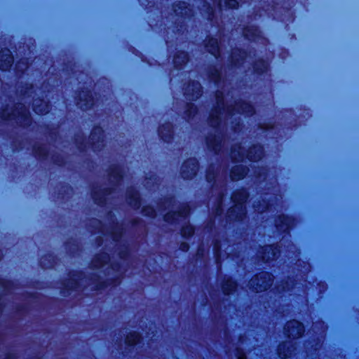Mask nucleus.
<instances>
[{"label": "nucleus", "mask_w": 359, "mask_h": 359, "mask_svg": "<svg viewBox=\"0 0 359 359\" xmlns=\"http://www.w3.org/2000/svg\"><path fill=\"white\" fill-rule=\"evenodd\" d=\"M217 107L212 112L210 116V123L211 126L216 128L219 126L222 122V118L224 119L231 118L236 115V112L238 114H245L247 116L252 115L254 113L253 107L245 102H238L236 106H226L224 102L223 94L222 92L216 93Z\"/></svg>", "instance_id": "f257e3e1"}, {"label": "nucleus", "mask_w": 359, "mask_h": 359, "mask_svg": "<svg viewBox=\"0 0 359 359\" xmlns=\"http://www.w3.org/2000/svg\"><path fill=\"white\" fill-rule=\"evenodd\" d=\"M248 196V194L244 189L234 192L232 196L234 205L228 212V217L231 220H240L245 217L246 212L243 204L246 201Z\"/></svg>", "instance_id": "f03ea898"}, {"label": "nucleus", "mask_w": 359, "mask_h": 359, "mask_svg": "<svg viewBox=\"0 0 359 359\" xmlns=\"http://www.w3.org/2000/svg\"><path fill=\"white\" fill-rule=\"evenodd\" d=\"M1 114L4 119L16 118L24 126L29 123V113L27 109L22 104L18 105L15 110L12 109L11 110H8V109H3Z\"/></svg>", "instance_id": "7ed1b4c3"}, {"label": "nucleus", "mask_w": 359, "mask_h": 359, "mask_svg": "<svg viewBox=\"0 0 359 359\" xmlns=\"http://www.w3.org/2000/svg\"><path fill=\"white\" fill-rule=\"evenodd\" d=\"M273 282V276L267 272H262L252 278L249 283L250 287L257 292L267 290Z\"/></svg>", "instance_id": "20e7f679"}, {"label": "nucleus", "mask_w": 359, "mask_h": 359, "mask_svg": "<svg viewBox=\"0 0 359 359\" xmlns=\"http://www.w3.org/2000/svg\"><path fill=\"white\" fill-rule=\"evenodd\" d=\"M198 170V163L195 158L185 161L181 168V175L184 179H191Z\"/></svg>", "instance_id": "39448f33"}, {"label": "nucleus", "mask_w": 359, "mask_h": 359, "mask_svg": "<svg viewBox=\"0 0 359 359\" xmlns=\"http://www.w3.org/2000/svg\"><path fill=\"white\" fill-rule=\"evenodd\" d=\"M285 332L288 337L299 338L304 332V327L297 320L290 321L285 327Z\"/></svg>", "instance_id": "423d86ee"}, {"label": "nucleus", "mask_w": 359, "mask_h": 359, "mask_svg": "<svg viewBox=\"0 0 359 359\" xmlns=\"http://www.w3.org/2000/svg\"><path fill=\"white\" fill-rule=\"evenodd\" d=\"M189 213V208L187 205L184 204L177 212H168L165 216V220L168 222H178L180 220L185 219Z\"/></svg>", "instance_id": "0eeeda50"}, {"label": "nucleus", "mask_w": 359, "mask_h": 359, "mask_svg": "<svg viewBox=\"0 0 359 359\" xmlns=\"http://www.w3.org/2000/svg\"><path fill=\"white\" fill-rule=\"evenodd\" d=\"M184 95L191 100L198 99L201 95V86L197 81H192L185 88Z\"/></svg>", "instance_id": "6e6552de"}, {"label": "nucleus", "mask_w": 359, "mask_h": 359, "mask_svg": "<svg viewBox=\"0 0 359 359\" xmlns=\"http://www.w3.org/2000/svg\"><path fill=\"white\" fill-rule=\"evenodd\" d=\"M215 133L217 134L208 137L206 142L208 148L217 153L222 147V135L218 130H215Z\"/></svg>", "instance_id": "1a4fd4ad"}, {"label": "nucleus", "mask_w": 359, "mask_h": 359, "mask_svg": "<svg viewBox=\"0 0 359 359\" xmlns=\"http://www.w3.org/2000/svg\"><path fill=\"white\" fill-rule=\"evenodd\" d=\"M90 142L94 150L100 149L103 142V131L101 128H95L90 136Z\"/></svg>", "instance_id": "9d476101"}, {"label": "nucleus", "mask_w": 359, "mask_h": 359, "mask_svg": "<svg viewBox=\"0 0 359 359\" xmlns=\"http://www.w3.org/2000/svg\"><path fill=\"white\" fill-rule=\"evenodd\" d=\"M13 62V57L9 50L5 49L0 52V69L7 71L10 69Z\"/></svg>", "instance_id": "9b49d317"}, {"label": "nucleus", "mask_w": 359, "mask_h": 359, "mask_svg": "<svg viewBox=\"0 0 359 359\" xmlns=\"http://www.w3.org/2000/svg\"><path fill=\"white\" fill-rule=\"evenodd\" d=\"M78 106L83 110H87L93 104V100L90 92H82L79 95Z\"/></svg>", "instance_id": "f8f14e48"}, {"label": "nucleus", "mask_w": 359, "mask_h": 359, "mask_svg": "<svg viewBox=\"0 0 359 359\" xmlns=\"http://www.w3.org/2000/svg\"><path fill=\"white\" fill-rule=\"evenodd\" d=\"M294 349V344L292 341L284 342L278 346V355L281 358L285 359L292 355Z\"/></svg>", "instance_id": "ddd939ff"}, {"label": "nucleus", "mask_w": 359, "mask_h": 359, "mask_svg": "<svg viewBox=\"0 0 359 359\" xmlns=\"http://www.w3.org/2000/svg\"><path fill=\"white\" fill-rule=\"evenodd\" d=\"M294 221L291 217L287 216L281 215L276 221V225L280 231H287L292 225Z\"/></svg>", "instance_id": "4468645a"}, {"label": "nucleus", "mask_w": 359, "mask_h": 359, "mask_svg": "<svg viewBox=\"0 0 359 359\" xmlns=\"http://www.w3.org/2000/svg\"><path fill=\"white\" fill-rule=\"evenodd\" d=\"M263 156V148L260 145H255L250 148L248 152L247 158L252 161H257Z\"/></svg>", "instance_id": "2eb2a0df"}, {"label": "nucleus", "mask_w": 359, "mask_h": 359, "mask_svg": "<svg viewBox=\"0 0 359 359\" xmlns=\"http://www.w3.org/2000/svg\"><path fill=\"white\" fill-rule=\"evenodd\" d=\"M33 109L38 114H45L49 111V105L43 100H35L33 103Z\"/></svg>", "instance_id": "dca6fc26"}, {"label": "nucleus", "mask_w": 359, "mask_h": 359, "mask_svg": "<svg viewBox=\"0 0 359 359\" xmlns=\"http://www.w3.org/2000/svg\"><path fill=\"white\" fill-rule=\"evenodd\" d=\"M279 252L276 247L273 245L266 246L263 248L262 259L264 262H269L276 257V254Z\"/></svg>", "instance_id": "f3484780"}, {"label": "nucleus", "mask_w": 359, "mask_h": 359, "mask_svg": "<svg viewBox=\"0 0 359 359\" xmlns=\"http://www.w3.org/2000/svg\"><path fill=\"white\" fill-rule=\"evenodd\" d=\"M159 135L165 142H169L172 137V126L168 123L161 126L158 130Z\"/></svg>", "instance_id": "a211bd4d"}, {"label": "nucleus", "mask_w": 359, "mask_h": 359, "mask_svg": "<svg viewBox=\"0 0 359 359\" xmlns=\"http://www.w3.org/2000/svg\"><path fill=\"white\" fill-rule=\"evenodd\" d=\"M247 173L246 168L240 165L233 167L231 171V178L236 181L243 179Z\"/></svg>", "instance_id": "6ab92c4d"}, {"label": "nucleus", "mask_w": 359, "mask_h": 359, "mask_svg": "<svg viewBox=\"0 0 359 359\" xmlns=\"http://www.w3.org/2000/svg\"><path fill=\"white\" fill-rule=\"evenodd\" d=\"M205 46L208 52L217 57L219 53V43L217 39L210 38L206 41Z\"/></svg>", "instance_id": "aec40b11"}, {"label": "nucleus", "mask_w": 359, "mask_h": 359, "mask_svg": "<svg viewBox=\"0 0 359 359\" xmlns=\"http://www.w3.org/2000/svg\"><path fill=\"white\" fill-rule=\"evenodd\" d=\"M109 260V256L106 253L97 255L92 261V266L93 268H100L107 263Z\"/></svg>", "instance_id": "412c9836"}, {"label": "nucleus", "mask_w": 359, "mask_h": 359, "mask_svg": "<svg viewBox=\"0 0 359 359\" xmlns=\"http://www.w3.org/2000/svg\"><path fill=\"white\" fill-rule=\"evenodd\" d=\"M231 157L232 159L238 161H243L244 159L245 155L241 145L233 146L231 149Z\"/></svg>", "instance_id": "4be33fe9"}, {"label": "nucleus", "mask_w": 359, "mask_h": 359, "mask_svg": "<svg viewBox=\"0 0 359 359\" xmlns=\"http://www.w3.org/2000/svg\"><path fill=\"white\" fill-rule=\"evenodd\" d=\"M188 61V55L185 52H179L174 57L173 62L177 67L180 68Z\"/></svg>", "instance_id": "5701e85b"}, {"label": "nucleus", "mask_w": 359, "mask_h": 359, "mask_svg": "<svg viewBox=\"0 0 359 359\" xmlns=\"http://www.w3.org/2000/svg\"><path fill=\"white\" fill-rule=\"evenodd\" d=\"M259 33L257 28L253 26L246 27L243 31L244 36L249 40H256Z\"/></svg>", "instance_id": "b1692460"}, {"label": "nucleus", "mask_w": 359, "mask_h": 359, "mask_svg": "<svg viewBox=\"0 0 359 359\" xmlns=\"http://www.w3.org/2000/svg\"><path fill=\"white\" fill-rule=\"evenodd\" d=\"M246 60V53L244 51L241 50H235L231 55L232 63L236 66L239 64V60Z\"/></svg>", "instance_id": "393cba45"}, {"label": "nucleus", "mask_w": 359, "mask_h": 359, "mask_svg": "<svg viewBox=\"0 0 359 359\" xmlns=\"http://www.w3.org/2000/svg\"><path fill=\"white\" fill-rule=\"evenodd\" d=\"M189 11L184 2H180L179 4L174 6V11L177 15H186Z\"/></svg>", "instance_id": "a878e982"}, {"label": "nucleus", "mask_w": 359, "mask_h": 359, "mask_svg": "<svg viewBox=\"0 0 359 359\" xmlns=\"http://www.w3.org/2000/svg\"><path fill=\"white\" fill-rule=\"evenodd\" d=\"M236 287V283L231 278H227L222 285V289L224 292L228 294L233 292L235 290Z\"/></svg>", "instance_id": "bb28decb"}, {"label": "nucleus", "mask_w": 359, "mask_h": 359, "mask_svg": "<svg viewBox=\"0 0 359 359\" xmlns=\"http://www.w3.org/2000/svg\"><path fill=\"white\" fill-rule=\"evenodd\" d=\"M128 197L130 205L138 208L140 205L139 194L136 191H133L132 193L128 192Z\"/></svg>", "instance_id": "cd10ccee"}, {"label": "nucleus", "mask_w": 359, "mask_h": 359, "mask_svg": "<svg viewBox=\"0 0 359 359\" xmlns=\"http://www.w3.org/2000/svg\"><path fill=\"white\" fill-rule=\"evenodd\" d=\"M110 179L114 181H118L122 178L121 170L118 166L113 167L110 170Z\"/></svg>", "instance_id": "c85d7f7f"}, {"label": "nucleus", "mask_w": 359, "mask_h": 359, "mask_svg": "<svg viewBox=\"0 0 359 359\" xmlns=\"http://www.w3.org/2000/svg\"><path fill=\"white\" fill-rule=\"evenodd\" d=\"M140 337L138 333L131 332L130 333L126 339V343L128 345H134L140 341Z\"/></svg>", "instance_id": "c756f323"}, {"label": "nucleus", "mask_w": 359, "mask_h": 359, "mask_svg": "<svg viewBox=\"0 0 359 359\" xmlns=\"http://www.w3.org/2000/svg\"><path fill=\"white\" fill-rule=\"evenodd\" d=\"M267 68L268 64L262 60L257 61L254 65L255 71L258 74L264 72L266 71Z\"/></svg>", "instance_id": "7c9ffc66"}, {"label": "nucleus", "mask_w": 359, "mask_h": 359, "mask_svg": "<svg viewBox=\"0 0 359 359\" xmlns=\"http://www.w3.org/2000/svg\"><path fill=\"white\" fill-rule=\"evenodd\" d=\"M272 205H273L272 204L266 203V202H264V204H261V203L259 201V202H255V203L253 205L255 211H257L258 212H263L266 210L271 208Z\"/></svg>", "instance_id": "2f4dec72"}, {"label": "nucleus", "mask_w": 359, "mask_h": 359, "mask_svg": "<svg viewBox=\"0 0 359 359\" xmlns=\"http://www.w3.org/2000/svg\"><path fill=\"white\" fill-rule=\"evenodd\" d=\"M194 233V228L187 224L182 227V235L184 237H189Z\"/></svg>", "instance_id": "473e14b6"}, {"label": "nucleus", "mask_w": 359, "mask_h": 359, "mask_svg": "<svg viewBox=\"0 0 359 359\" xmlns=\"http://www.w3.org/2000/svg\"><path fill=\"white\" fill-rule=\"evenodd\" d=\"M207 180L210 182L217 178V174L215 172L213 168H209L206 175Z\"/></svg>", "instance_id": "72a5a7b5"}, {"label": "nucleus", "mask_w": 359, "mask_h": 359, "mask_svg": "<svg viewBox=\"0 0 359 359\" xmlns=\"http://www.w3.org/2000/svg\"><path fill=\"white\" fill-rule=\"evenodd\" d=\"M186 115L188 118H190V116L195 113H196V108L193 104H187V111H186Z\"/></svg>", "instance_id": "f704fd0d"}, {"label": "nucleus", "mask_w": 359, "mask_h": 359, "mask_svg": "<svg viewBox=\"0 0 359 359\" xmlns=\"http://www.w3.org/2000/svg\"><path fill=\"white\" fill-rule=\"evenodd\" d=\"M233 354H234L235 359H246L245 353L239 348H236L233 351ZM231 359H233V358H231Z\"/></svg>", "instance_id": "c9c22d12"}, {"label": "nucleus", "mask_w": 359, "mask_h": 359, "mask_svg": "<svg viewBox=\"0 0 359 359\" xmlns=\"http://www.w3.org/2000/svg\"><path fill=\"white\" fill-rule=\"evenodd\" d=\"M27 62L25 60H21L18 62L15 65V68L18 72H23L25 69L27 68Z\"/></svg>", "instance_id": "e433bc0d"}, {"label": "nucleus", "mask_w": 359, "mask_h": 359, "mask_svg": "<svg viewBox=\"0 0 359 359\" xmlns=\"http://www.w3.org/2000/svg\"><path fill=\"white\" fill-rule=\"evenodd\" d=\"M142 212L147 216L154 217L156 215L155 210L151 207L144 208Z\"/></svg>", "instance_id": "4c0bfd02"}, {"label": "nucleus", "mask_w": 359, "mask_h": 359, "mask_svg": "<svg viewBox=\"0 0 359 359\" xmlns=\"http://www.w3.org/2000/svg\"><path fill=\"white\" fill-rule=\"evenodd\" d=\"M210 77L215 83H217L220 78V72L217 69H214L210 73Z\"/></svg>", "instance_id": "58836bf2"}, {"label": "nucleus", "mask_w": 359, "mask_h": 359, "mask_svg": "<svg viewBox=\"0 0 359 359\" xmlns=\"http://www.w3.org/2000/svg\"><path fill=\"white\" fill-rule=\"evenodd\" d=\"M226 4L230 8H236L239 4V0H226Z\"/></svg>", "instance_id": "ea45409f"}, {"label": "nucleus", "mask_w": 359, "mask_h": 359, "mask_svg": "<svg viewBox=\"0 0 359 359\" xmlns=\"http://www.w3.org/2000/svg\"><path fill=\"white\" fill-rule=\"evenodd\" d=\"M222 199V196L220 195L219 196V198H217V207H216L215 210V214L217 215H220V213L222 212V210H221Z\"/></svg>", "instance_id": "a19ab883"}, {"label": "nucleus", "mask_w": 359, "mask_h": 359, "mask_svg": "<svg viewBox=\"0 0 359 359\" xmlns=\"http://www.w3.org/2000/svg\"><path fill=\"white\" fill-rule=\"evenodd\" d=\"M46 259H52V257L51 256H48L47 257H43L41 258V261H40V264L42 266V267L43 268H49V267H51L53 266V264L51 263H49V264H46Z\"/></svg>", "instance_id": "79ce46f5"}, {"label": "nucleus", "mask_w": 359, "mask_h": 359, "mask_svg": "<svg viewBox=\"0 0 359 359\" xmlns=\"http://www.w3.org/2000/svg\"><path fill=\"white\" fill-rule=\"evenodd\" d=\"M180 249L182 251H187L189 249V245L186 243H182L180 245Z\"/></svg>", "instance_id": "37998d69"}, {"label": "nucleus", "mask_w": 359, "mask_h": 359, "mask_svg": "<svg viewBox=\"0 0 359 359\" xmlns=\"http://www.w3.org/2000/svg\"><path fill=\"white\" fill-rule=\"evenodd\" d=\"M111 270L113 271H119V269H118L116 265H115V266H112L111 265Z\"/></svg>", "instance_id": "c03bdc74"}, {"label": "nucleus", "mask_w": 359, "mask_h": 359, "mask_svg": "<svg viewBox=\"0 0 359 359\" xmlns=\"http://www.w3.org/2000/svg\"><path fill=\"white\" fill-rule=\"evenodd\" d=\"M283 290H290L289 284L287 283H286L285 286L283 287Z\"/></svg>", "instance_id": "a18cd8bd"}, {"label": "nucleus", "mask_w": 359, "mask_h": 359, "mask_svg": "<svg viewBox=\"0 0 359 359\" xmlns=\"http://www.w3.org/2000/svg\"><path fill=\"white\" fill-rule=\"evenodd\" d=\"M74 284H75V285H74H74H72V286H71L72 288H73V287H76V285H77V283H75Z\"/></svg>", "instance_id": "49530a36"}, {"label": "nucleus", "mask_w": 359, "mask_h": 359, "mask_svg": "<svg viewBox=\"0 0 359 359\" xmlns=\"http://www.w3.org/2000/svg\"><path fill=\"white\" fill-rule=\"evenodd\" d=\"M114 240H116V239H117L116 236H114Z\"/></svg>", "instance_id": "de8ad7c7"}, {"label": "nucleus", "mask_w": 359, "mask_h": 359, "mask_svg": "<svg viewBox=\"0 0 359 359\" xmlns=\"http://www.w3.org/2000/svg\"><path fill=\"white\" fill-rule=\"evenodd\" d=\"M72 280L76 282V278H73Z\"/></svg>", "instance_id": "09e8293b"}, {"label": "nucleus", "mask_w": 359, "mask_h": 359, "mask_svg": "<svg viewBox=\"0 0 359 359\" xmlns=\"http://www.w3.org/2000/svg\"><path fill=\"white\" fill-rule=\"evenodd\" d=\"M257 175H258L259 177V176H261V173H260V172H259V173L257 174Z\"/></svg>", "instance_id": "8fccbe9b"}, {"label": "nucleus", "mask_w": 359, "mask_h": 359, "mask_svg": "<svg viewBox=\"0 0 359 359\" xmlns=\"http://www.w3.org/2000/svg\"><path fill=\"white\" fill-rule=\"evenodd\" d=\"M264 198H266V196H264ZM265 202V199H263V202Z\"/></svg>", "instance_id": "3c124183"}]
</instances>
